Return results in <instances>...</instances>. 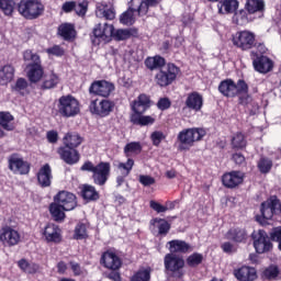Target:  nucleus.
I'll return each mask as SVG.
<instances>
[{"label":"nucleus","instance_id":"nucleus-1","mask_svg":"<svg viewBox=\"0 0 281 281\" xmlns=\"http://www.w3.org/2000/svg\"><path fill=\"white\" fill-rule=\"evenodd\" d=\"M115 27L109 23H99L94 26L92 34L94 38H92L93 45H99L101 43H109L111 38L114 36L116 41H126L131 38V31L128 30H117L115 33Z\"/></svg>","mask_w":281,"mask_h":281},{"label":"nucleus","instance_id":"nucleus-2","mask_svg":"<svg viewBox=\"0 0 281 281\" xmlns=\"http://www.w3.org/2000/svg\"><path fill=\"white\" fill-rule=\"evenodd\" d=\"M80 170L82 172H92V179L95 186H105L109 177H111V162L101 161L95 166L91 161H86Z\"/></svg>","mask_w":281,"mask_h":281},{"label":"nucleus","instance_id":"nucleus-3","mask_svg":"<svg viewBox=\"0 0 281 281\" xmlns=\"http://www.w3.org/2000/svg\"><path fill=\"white\" fill-rule=\"evenodd\" d=\"M23 58L26 63L31 60V64L27 65V78L30 82H41L45 74L41 65V56L32 53V50H25Z\"/></svg>","mask_w":281,"mask_h":281},{"label":"nucleus","instance_id":"nucleus-4","mask_svg":"<svg viewBox=\"0 0 281 281\" xmlns=\"http://www.w3.org/2000/svg\"><path fill=\"white\" fill-rule=\"evenodd\" d=\"M218 91L225 98H236V95H241V93H249V86L243 79H239L237 83L232 79H225L221 81Z\"/></svg>","mask_w":281,"mask_h":281},{"label":"nucleus","instance_id":"nucleus-5","mask_svg":"<svg viewBox=\"0 0 281 281\" xmlns=\"http://www.w3.org/2000/svg\"><path fill=\"white\" fill-rule=\"evenodd\" d=\"M205 137V130L203 128H186L179 132L178 142L180 143V150H189L194 146V142H201Z\"/></svg>","mask_w":281,"mask_h":281},{"label":"nucleus","instance_id":"nucleus-6","mask_svg":"<svg viewBox=\"0 0 281 281\" xmlns=\"http://www.w3.org/2000/svg\"><path fill=\"white\" fill-rule=\"evenodd\" d=\"M44 10L45 7L38 0H21L18 3V12H20L24 19H38Z\"/></svg>","mask_w":281,"mask_h":281},{"label":"nucleus","instance_id":"nucleus-7","mask_svg":"<svg viewBox=\"0 0 281 281\" xmlns=\"http://www.w3.org/2000/svg\"><path fill=\"white\" fill-rule=\"evenodd\" d=\"M57 108L63 117H76L80 113V103L69 94L59 98Z\"/></svg>","mask_w":281,"mask_h":281},{"label":"nucleus","instance_id":"nucleus-8","mask_svg":"<svg viewBox=\"0 0 281 281\" xmlns=\"http://www.w3.org/2000/svg\"><path fill=\"white\" fill-rule=\"evenodd\" d=\"M179 76V67L175 64H168L164 68H160L155 75V82L158 87H170Z\"/></svg>","mask_w":281,"mask_h":281},{"label":"nucleus","instance_id":"nucleus-9","mask_svg":"<svg viewBox=\"0 0 281 281\" xmlns=\"http://www.w3.org/2000/svg\"><path fill=\"white\" fill-rule=\"evenodd\" d=\"M115 109V102L103 99V100H92L89 104V111L92 115H98L99 117H109L113 110Z\"/></svg>","mask_w":281,"mask_h":281},{"label":"nucleus","instance_id":"nucleus-10","mask_svg":"<svg viewBox=\"0 0 281 281\" xmlns=\"http://www.w3.org/2000/svg\"><path fill=\"white\" fill-rule=\"evenodd\" d=\"M261 216L263 221H260L261 225H267V221H271L273 218V214H280L281 204L280 200L276 196H271L267 201L261 204Z\"/></svg>","mask_w":281,"mask_h":281},{"label":"nucleus","instance_id":"nucleus-11","mask_svg":"<svg viewBox=\"0 0 281 281\" xmlns=\"http://www.w3.org/2000/svg\"><path fill=\"white\" fill-rule=\"evenodd\" d=\"M254 247L257 254H267L273 249L271 238L263 229H259L257 233H252Z\"/></svg>","mask_w":281,"mask_h":281},{"label":"nucleus","instance_id":"nucleus-12","mask_svg":"<svg viewBox=\"0 0 281 281\" xmlns=\"http://www.w3.org/2000/svg\"><path fill=\"white\" fill-rule=\"evenodd\" d=\"M115 91V85L106 80L93 81L89 88V93L99 95L100 98H109Z\"/></svg>","mask_w":281,"mask_h":281},{"label":"nucleus","instance_id":"nucleus-13","mask_svg":"<svg viewBox=\"0 0 281 281\" xmlns=\"http://www.w3.org/2000/svg\"><path fill=\"white\" fill-rule=\"evenodd\" d=\"M252 65L255 68V71H258L259 74H269V71L273 70V60H271L267 56H258V54L254 50L250 53Z\"/></svg>","mask_w":281,"mask_h":281},{"label":"nucleus","instance_id":"nucleus-14","mask_svg":"<svg viewBox=\"0 0 281 281\" xmlns=\"http://www.w3.org/2000/svg\"><path fill=\"white\" fill-rule=\"evenodd\" d=\"M203 109V95L199 92H191L187 95L184 101V108H182V113L188 115L190 111H194V113H199Z\"/></svg>","mask_w":281,"mask_h":281},{"label":"nucleus","instance_id":"nucleus-15","mask_svg":"<svg viewBox=\"0 0 281 281\" xmlns=\"http://www.w3.org/2000/svg\"><path fill=\"white\" fill-rule=\"evenodd\" d=\"M21 240V234H19V231L7 226L3 227L0 232V243L4 245V247H14L15 245H19Z\"/></svg>","mask_w":281,"mask_h":281},{"label":"nucleus","instance_id":"nucleus-16","mask_svg":"<svg viewBox=\"0 0 281 281\" xmlns=\"http://www.w3.org/2000/svg\"><path fill=\"white\" fill-rule=\"evenodd\" d=\"M256 42V36L249 31H241L235 34L233 37V43L236 47L240 49H251L254 43Z\"/></svg>","mask_w":281,"mask_h":281},{"label":"nucleus","instance_id":"nucleus-17","mask_svg":"<svg viewBox=\"0 0 281 281\" xmlns=\"http://www.w3.org/2000/svg\"><path fill=\"white\" fill-rule=\"evenodd\" d=\"M9 169L14 175H27L30 172V164L19 157V155L13 154L9 157Z\"/></svg>","mask_w":281,"mask_h":281},{"label":"nucleus","instance_id":"nucleus-18","mask_svg":"<svg viewBox=\"0 0 281 281\" xmlns=\"http://www.w3.org/2000/svg\"><path fill=\"white\" fill-rule=\"evenodd\" d=\"M55 202L58 203L66 210V212H71V210H76L78 202L76 201V195L68 191H60L55 196Z\"/></svg>","mask_w":281,"mask_h":281},{"label":"nucleus","instance_id":"nucleus-19","mask_svg":"<svg viewBox=\"0 0 281 281\" xmlns=\"http://www.w3.org/2000/svg\"><path fill=\"white\" fill-rule=\"evenodd\" d=\"M101 265H103L105 269H111V271H117V269L122 267V259H120V257L115 252L108 250L101 256Z\"/></svg>","mask_w":281,"mask_h":281},{"label":"nucleus","instance_id":"nucleus-20","mask_svg":"<svg viewBox=\"0 0 281 281\" xmlns=\"http://www.w3.org/2000/svg\"><path fill=\"white\" fill-rule=\"evenodd\" d=\"M57 153L68 166H74V164H78L80 161V154L74 147H59Z\"/></svg>","mask_w":281,"mask_h":281},{"label":"nucleus","instance_id":"nucleus-21","mask_svg":"<svg viewBox=\"0 0 281 281\" xmlns=\"http://www.w3.org/2000/svg\"><path fill=\"white\" fill-rule=\"evenodd\" d=\"M183 267H186V261L183 258L175 254H167L165 256V269H167V271L177 273V271H181Z\"/></svg>","mask_w":281,"mask_h":281},{"label":"nucleus","instance_id":"nucleus-22","mask_svg":"<svg viewBox=\"0 0 281 281\" xmlns=\"http://www.w3.org/2000/svg\"><path fill=\"white\" fill-rule=\"evenodd\" d=\"M222 181L225 188H237V186L245 181V173L241 171H231L223 176Z\"/></svg>","mask_w":281,"mask_h":281},{"label":"nucleus","instance_id":"nucleus-23","mask_svg":"<svg viewBox=\"0 0 281 281\" xmlns=\"http://www.w3.org/2000/svg\"><path fill=\"white\" fill-rule=\"evenodd\" d=\"M169 251L171 254H188L194 251V247L181 239H173L168 241Z\"/></svg>","mask_w":281,"mask_h":281},{"label":"nucleus","instance_id":"nucleus-24","mask_svg":"<svg viewBox=\"0 0 281 281\" xmlns=\"http://www.w3.org/2000/svg\"><path fill=\"white\" fill-rule=\"evenodd\" d=\"M234 276L239 281H254L257 278L256 269L247 266L235 269Z\"/></svg>","mask_w":281,"mask_h":281},{"label":"nucleus","instance_id":"nucleus-25","mask_svg":"<svg viewBox=\"0 0 281 281\" xmlns=\"http://www.w3.org/2000/svg\"><path fill=\"white\" fill-rule=\"evenodd\" d=\"M37 181L42 188H49L52 186V167L49 165H44L38 173Z\"/></svg>","mask_w":281,"mask_h":281},{"label":"nucleus","instance_id":"nucleus-26","mask_svg":"<svg viewBox=\"0 0 281 281\" xmlns=\"http://www.w3.org/2000/svg\"><path fill=\"white\" fill-rule=\"evenodd\" d=\"M159 4V0H132V5H136L139 16L148 14V8H155Z\"/></svg>","mask_w":281,"mask_h":281},{"label":"nucleus","instance_id":"nucleus-27","mask_svg":"<svg viewBox=\"0 0 281 281\" xmlns=\"http://www.w3.org/2000/svg\"><path fill=\"white\" fill-rule=\"evenodd\" d=\"M150 106V98L146 94H140L132 103V111L134 113H146V109Z\"/></svg>","mask_w":281,"mask_h":281},{"label":"nucleus","instance_id":"nucleus-28","mask_svg":"<svg viewBox=\"0 0 281 281\" xmlns=\"http://www.w3.org/2000/svg\"><path fill=\"white\" fill-rule=\"evenodd\" d=\"M44 236L48 243H60V228L55 224L46 225Z\"/></svg>","mask_w":281,"mask_h":281},{"label":"nucleus","instance_id":"nucleus-29","mask_svg":"<svg viewBox=\"0 0 281 281\" xmlns=\"http://www.w3.org/2000/svg\"><path fill=\"white\" fill-rule=\"evenodd\" d=\"M58 34L64 41H74L76 38V26L71 23H63L58 26Z\"/></svg>","mask_w":281,"mask_h":281},{"label":"nucleus","instance_id":"nucleus-30","mask_svg":"<svg viewBox=\"0 0 281 281\" xmlns=\"http://www.w3.org/2000/svg\"><path fill=\"white\" fill-rule=\"evenodd\" d=\"M64 147L67 148H78V146H80V144H82L83 138L82 136H80V134L76 133V132H69L65 135L64 139Z\"/></svg>","mask_w":281,"mask_h":281},{"label":"nucleus","instance_id":"nucleus-31","mask_svg":"<svg viewBox=\"0 0 281 281\" xmlns=\"http://www.w3.org/2000/svg\"><path fill=\"white\" fill-rule=\"evenodd\" d=\"M95 15L99 19H106V21H113L115 19V9L109 4L97 5Z\"/></svg>","mask_w":281,"mask_h":281},{"label":"nucleus","instance_id":"nucleus-32","mask_svg":"<svg viewBox=\"0 0 281 281\" xmlns=\"http://www.w3.org/2000/svg\"><path fill=\"white\" fill-rule=\"evenodd\" d=\"M225 238L234 243H245L247 240V232L243 228H231Z\"/></svg>","mask_w":281,"mask_h":281},{"label":"nucleus","instance_id":"nucleus-33","mask_svg":"<svg viewBox=\"0 0 281 281\" xmlns=\"http://www.w3.org/2000/svg\"><path fill=\"white\" fill-rule=\"evenodd\" d=\"M145 66L150 71H155V69H164L166 67V59L159 55L148 57L145 59Z\"/></svg>","mask_w":281,"mask_h":281},{"label":"nucleus","instance_id":"nucleus-34","mask_svg":"<svg viewBox=\"0 0 281 281\" xmlns=\"http://www.w3.org/2000/svg\"><path fill=\"white\" fill-rule=\"evenodd\" d=\"M143 113L134 112L131 115L132 124H136V126H148V124H155V117L150 115H142Z\"/></svg>","mask_w":281,"mask_h":281},{"label":"nucleus","instance_id":"nucleus-35","mask_svg":"<svg viewBox=\"0 0 281 281\" xmlns=\"http://www.w3.org/2000/svg\"><path fill=\"white\" fill-rule=\"evenodd\" d=\"M238 9V2L236 0H224L217 3V10L220 14H231Z\"/></svg>","mask_w":281,"mask_h":281},{"label":"nucleus","instance_id":"nucleus-36","mask_svg":"<svg viewBox=\"0 0 281 281\" xmlns=\"http://www.w3.org/2000/svg\"><path fill=\"white\" fill-rule=\"evenodd\" d=\"M135 12H137V5H133V2H131L128 10L122 13L120 22L123 25H133L135 23Z\"/></svg>","mask_w":281,"mask_h":281},{"label":"nucleus","instance_id":"nucleus-37","mask_svg":"<svg viewBox=\"0 0 281 281\" xmlns=\"http://www.w3.org/2000/svg\"><path fill=\"white\" fill-rule=\"evenodd\" d=\"M14 78V67L5 65L0 69V85H8Z\"/></svg>","mask_w":281,"mask_h":281},{"label":"nucleus","instance_id":"nucleus-38","mask_svg":"<svg viewBox=\"0 0 281 281\" xmlns=\"http://www.w3.org/2000/svg\"><path fill=\"white\" fill-rule=\"evenodd\" d=\"M49 212L54 221L57 223L65 221V212H67V210H65V207H63L58 202L55 201V203L49 205Z\"/></svg>","mask_w":281,"mask_h":281},{"label":"nucleus","instance_id":"nucleus-39","mask_svg":"<svg viewBox=\"0 0 281 281\" xmlns=\"http://www.w3.org/2000/svg\"><path fill=\"white\" fill-rule=\"evenodd\" d=\"M81 196L86 201H98L100 199V194L97 192L95 187L91 184H83Z\"/></svg>","mask_w":281,"mask_h":281},{"label":"nucleus","instance_id":"nucleus-40","mask_svg":"<svg viewBox=\"0 0 281 281\" xmlns=\"http://www.w3.org/2000/svg\"><path fill=\"white\" fill-rule=\"evenodd\" d=\"M14 116L10 112H0V127L4 131H12L14 128Z\"/></svg>","mask_w":281,"mask_h":281},{"label":"nucleus","instance_id":"nucleus-41","mask_svg":"<svg viewBox=\"0 0 281 281\" xmlns=\"http://www.w3.org/2000/svg\"><path fill=\"white\" fill-rule=\"evenodd\" d=\"M150 225L158 229L160 236H166L170 232V223L164 218H154L150 221Z\"/></svg>","mask_w":281,"mask_h":281},{"label":"nucleus","instance_id":"nucleus-42","mask_svg":"<svg viewBox=\"0 0 281 281\" xmlns=\"http://www.w3.org/2000/svg\"><path fill=\"white\" fill-rule=\"evenodd\" d=\"M245 8L248 14H256V12H262V10H265V1L247 0Z\"/></svg>","mask_w":281,"mask_h":281},{"label":"nucleus","instance_id":"nucleus-43","mask_svg":"<svg viewBox=\"0 0 281 281\" xmlns=\"http://www.w3.org/2000/svg\"><path fill=\"white\" fill-rule=\"evenodd\" d=\"M18 267H20V269L24 271V273H37V271H40L41 269V266H38L37 263H30L25 259H21L20 261H18Z\"/></svg>","mask_w":281,"mask_h":281},{"label":"nucleus","instance_id":"nucleus-44","mask_svg":"<svg viewBox=\"0 0 281 281\" xmlns=\"http://www.w3.org/2000/svg\"><path fill=\"white\" fill-rule=\"evenodd\" d=\"M257 168L261 175H269L273 168V160L267 157H261L257 164Z\"/></svg>","mask_w":281,"mask_h":281},{"label":"nucleus","instance_id":"nucleus-45","mask_svg":"<svg viewBox=\"0 0 281 281\" xmlns=\"http://www.w3.org/2000/svg\"><path fill=\"white\" fill-rule=\"evenodd\" d=\"M60 82V79L58 78V75L52 72L49 75L44 76V81L42 83V89H54L56 85Z\"/></svg>","mask_w":281,"mask_h":281},{"label":"nucleus","instance_id":"nucleus-46","mask_svg":"<svg viewBox=\"0 0 281 281\" xmlns=\"http://www.w3.org/2000/svg\"><path fill=\"white\" fill-rule=\"evenodd\" d=\"M14 8H16V2H14V0H0V10L5 16H12Z\"/></svg>","mask_w":281,"mask_h":281},{"label":"nucleus","instance_id":"nucleus-47","mask_svg":"<svg viewBox=\"0 0 281 281\" xmlns=\"http://www.w3.org/2000/svg\"><path fill=\"white\" fill-rule=\"evenodd\" d=\"M124 153L126 157L131 155H139L142 153V144L139 142H132L125 145Z\"/></svg>","mask_w":281,"mask_h":281},{"label":"nucleus","instance_id":"nucleus-48","mask_svg":"<svg viewBox=\"0 0 281 281\" xmlns=\"http://www.w3.org/2000/svg\"><path fill=\"white\" fill-rule=\"evenodd\" d=\"M133 166H135V160L128 158L126 162H119L117 170H120L122 175H125V177H128L131 170H133Z\"/></svg>","mask_w":281,"mask_h":281},{"label":"nucleus","instance_id":"nucleus-49","mask_svg":"<svg viewBox=\"0 0 281 281\" xmlns=\"http://www.w3.org/2000/svg\"><path fill=\"white\" fill-rule=\"evenodd\" d=\"M233 148L241 149L247 146V139H245V135L243 133H237L232 138Z\"/></svg>","mask_w":281,"mask_h":281},{"label":"nucleus","instance_id":"nucleus-50","mask_svg":"<svg viewBox=\"0 0 281 281\" xmlns=\"http://www.w3.org/2000/svg\"><path fill=\"white\" fill-rule=\"evenodd\" d=\"M203 262V255L199 252H194L193 255H190L187 259V265L189 267H199Z\"/></svg>","mask_w":281,"mask_h":281},{"label":"nucleus","instance_id":"nucleus-51","mask_svg":"<svg viewBox=\"0 0 281 281\" xmlns=\"http://www.w3.org/2000/svg\"><path fill=\"white\" fill-rule=\"evenodd\" d=\"M131 281H150V269L139 270Z\"/></svg>","mask_w":281,"mask_h":281},{"label":"nucleus","instance_id":"nucleus-52","mask_svg":"<svg viewBox=\"0 0 281 281\" xmlns=\"http://www.w3.org/2000/svg\"><path fill=\"white\" fill-rule=\"evenodd\" d=\"M75 238H77V240H82V238H87V225L78 224L76 226Z\"/></svg>","mask_w":281,"mask_h":281},{"label":"nucleus","instance_id":"nucleus-53","mask_svg":"<svg viewBox=\"0 0 281 281\" xmlns=\"http://www.w3.org/2000/svg\"><path fill=\"white\" fill-rule=\"evenodd\" d=\"M265 276L268 278V280H276V278L280 276V270L277 268V266H270L265 270Z\"/></svg>","mask_w":281,"mask_h":281},{"label":"nucleus","instance_id":"nucleus-54","mask_svg":"<svg viewBox=\"0 0 281 281\" xmlns=\"http://www.w3.org/2000/svg\"><path fill=\"white\" fill-rule=\"evenodd\" d=\"M26 89H27V80L23 78L18 79L14 86V91H18V93H21L23 95Z\"/></svg>","mask_w":281,"mask_h":281},{"label":"nucleus","instance_id":"nucleus-55","mask_svg":"<svg viewBox=\"0 0 281 281\" xmlns=\"http://www.w3.org/2000/svg\"><path fill=\"white\" fill-rule=\"evenodd\" d=\"M239 104L249 109V106L254 104V99L248 94V92L241 93V95H239Z\"/></svg>","mask_w":281,"mask_h":281},{"label":"nucleus","instance_id":"nucleus-56","mask_svg":"<svg viewBox=\"0 0 281 281\" xmlns=\"http://www.w3.org/2000/svg\"><path fill=\"white\" fill-rule=\"evenodd\" d=\"M150 139L155 146H159V144L166 139V135H164L162 132L156 131L151 133Z\"/></svg>","mask_w":281,"mask_h":281},{"label":"nucleus","instance_id":"nucleus-57","mask_svg":"<svg viewBox=\"0 0 281 281\" xmlns=\"http://www.w3.org/2000/svg\"><path fill=\"white\" fill-rule=\"evenodd\" d=\"M88 5L89 3L87 1L75 4V12L78 14V16H85L87 14Z\"/></svg>","mask_w":281,"mask_h":281},{"label":"nucleus","instance_id":"nucleus-58","mask_svg":"<svg viewBox=\"0 0 281 281\" xmlns=\"http://www.w3.org/2000/svg\"><path fill=\"white\" fill-rule=\"evenodd\" d=\"M150 207L158 214H164V212H168V206L159 204V202L150 201Z\"/></svg>","mask_w":281,"mask_h":281},{"label":"nucleus","instance_id":"nucleus-59","mask_svg":"<svg viewBox=\"0 0 281 281\" xmlns=\"http://www.w3.org/2000/svg\"><path fill=\"white\" fill-rule=\"evenodd\" d=\"M270 238L271 240H273L274 243H281V226L276 227L271 231L270 233Z\"/></svg>","mask_w":281,"mask_h":281},{"label":"nucleus","instance_id":"nucleus-60","mask_svg":"<svg viewBox=\"0 0 281 281\" xmlns=\"http://www.w3.org/2000/svg\"><path fill=\"white\" fill-rule=\"evenodd\" d=\"M138 181L139 183H142V186H145V187L155 186V178L150 176H139Z\"/></svg>","mask_w":281,"mask_h":281},{"label":"nucleus","instance_id":"nucleus-61","mask_svg":"<svg viewBox=\"0 0 281 281\" xmlns=\"http://www.w3.org/2000/svg\"><path fill=\"white\" fill-rule=\"evenodd\" d=\"M235 18L240 23H248L249 22V18L247 15V11H245V10H239L238 12H236L235 13Z\"/></svg>","mask_w":281,"mask_h":281},{"label":"nucleus","instance_id":"nucleus-62","mask_svg":"<svg viewBox=\"0 0 281 281\" xmlns=\"http://www.w3.org/2000/svg\"><path fill=\"white\" fill-rule=\"evenodd\" d=\"M70 269L74 272V276H82V273H85V271L82 270V268L80 267V265L76 261H70Z\"/></svg>","mask_w":281,"mask_h":281},{"label":"nucleus","instance_id":"nucleus-63","mask_svg":"<svg viewBox=\"0 0 281 281\" xmlns=\"http://www.w3.org/2000/svg\"><path fill=\"white\" fill-rule=\"evenodd\" d=\"M171 102L168 98H162L158 101L157 106L160 109V111H166L167 109H170Z\"/></svg>","mask_w":281,"mask_h":281},{"label":"nucleus","instance_id":"nucleus-64","mask_svg":"<svg viewBox=\"0 0 281 281\" xmlns=\"http://www.w3.org/2000/svg\"><path fill=\"white\" fill-rule=\"evenodd\" d=\"M221 248L224 251V254H234L236 251V248L229 241L222 244Z\"/></svg>","mask_w":281,"mask_h":281}]
</instances>
